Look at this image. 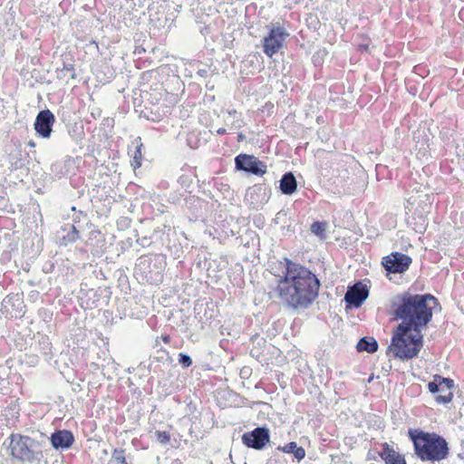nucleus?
Masks as SVG:
<instances>
[{
  "instance_id": "f257e3e1",
  "label": "nucleus",
  "mask_w": 464,
  "mask_h": 464,
  "mask_svg": "<svg viewBox=\"0 0 464 464\" xmlns=\"http://www.w3.org/2000/svg\"><path fill=\"white\" fill-rule=\"evenodd\" d=\"M285 270L277 279L278 298L293 309L307 308L318 296L320 282L309 269L288 257L282 262Z\"/></svg>"
},
{
  "instance_id": "f03ea898",
  "label": "nucleus",
  "mask_w": 464,
  "mask_h": 464,
  "mask_svg": "<svg viewBox=\"0 0 464 464\" xmlns=\"http://www.w3.org/2000/svg\"><path fill=\"white\" fill-rule=\"evenodd\" d=\"M440 305L430 294L411 295L405 292L396 295L391 304V312L400 324L421 331L431 321L433 310Z\"/></svg>"
},
{
  "instance_id": "7ed1b4c3",
  "label": "nucleus",
  "mask_w": 464,
  "mask_h": 464,
  "mask_svg": "<svg viewBox=\"0 0 464 464\" xmlns=\"http://www.w3.org/2000/svg\"><path fill=\"white\" fill-rule=\"evenodd\" d=\"M408 435L413 443L415 455L421 461L440 462L448 458L449 444L440 434L416 429L410 430Z\"/></svg>"
},
{
  "instance_id": "20e7f679",
  "label": "nucleus",
  "mask_w": 464,
  "mask_h": 464,
  "mask_svg": "<svg viewBox=\"0 0 464 464\" xmlns=\"http://www.w3.org/2000/svg\"><path fill=\"white\" fill-rule=\"evenodd\" d=\"M423 346L421 331L412 329L403 324H398L393 330L391 343L387 348L388 357L402 362L418 356Z\"/></svg>"
},
{
  "instance_id": "39448f33",
  "label": "nucleus",
  "mask_w": 464,
  "mask_h": 464,
  "mask_svg": "<svg viewBox=\"0 0 464 464\" xmlns=\"http://www.w3.org/2000/svg\"><path fill=\"white\" fill-rule=\"evenodd\" d=\"M455 387L454 381L440 374L433 375V380L428 383V390L430 393H440L435 397L438 404H448L452 401Z\"/></svg>"
},
{
  "instance_id": "423d86ee",
  "label": "nucleus",
  "mask_w": 464,
  "mask_h": 464,
  "mask_svg": "<svg viewBox=\"0 0 464 464\" xmlns=\"http://www.w3.org/2000/svg\"><path fill=\"white\" fill-rule=\"evenodd\" d=\"M9 439V449L14 458L23 461H30L34 458V453L31 450L33 440L29 436L12 433Z\"/></svg>"
},
{
  "instance_id": "0eeeda50",
  "label": "nucleus",
  "mask_w": 464,
  "mask_h": 464,
  "mask_svg": "<svg viewBox=\"0 0 464 464\" xmlns=\"http://www.w3.org/2000/svg\"><path fill=\"white\" fill-rule=\"evenodd\" d=\"M288 34L281 26L273 27L263 39V51L268 57H272L283 47Z\"/></svg>"
},
{
  "instance_id": "6e6552de",
  "label": "nucleus",
  "mask_w": 464,
  "mask_h": 464,
  "mask_svg": "<svg viewBox=\"0 0 464 464\" xmlns=\"http://www.w3.org/2000/svg\"><path fill=\"white\" fill-rule=\"evenodd\" d=\"M237 169L263 176L266 173L267 167L265 162L259 160L254 155L241 153L235 158Z\"/></svg>"
},
{
  "instance_id": "1a4fd4ad",
  "label": "nucleus",
  "mask_w": 464,
  "mask_h": 464,
  "mask_svg": "<svg viewBox=\"0 0 464 464\" xmlns=\"http://www.w3.org/2000/svg\"><path fill=\"white\" fill-rule=\"evenodd\" d=\"M382 266L385 269L393 274L404 273L411 264V258L401 252H393L382 258Z\"/></svg>"
},
{
  "instance_id": "9d476101",
  "label": "nucleus",
  "mask_w": 464,
  "mask_h": 464,
  "mask_svg": "<svg viewBox=\"0 0 464 464\" xmlns=\"http://www.w3.org/2000/svg\"><path fill=\"white\" fill-rule=\"evenodd\" d=\"M269 440V430L265 427H257L242 436V442L245 446L257 450H263Z\"/></svg>"
},
{
  "instance_id": "9b49d317",
  "label": "nucleus",
  "mask_w": 464,
  "mask_h": 464,
  "mask_svg": "<svg viewBox=\"0 0 464 464\" xmlns=\"http://www.w3.org/2000/svg\"><path fill=\"white\" fill-rule=\"evenodd\" d=\"M25 304L22 294L8 295L2 302V313L8 318H20L24 314Z\"/></svg>"
},
{
  "instance_id": "f8f14e48",
  "label": "nucleus",
  "mask_w": 464,
  "mask_h": 464,
  "mask_svg": "<svg viewBox=\"0 0 464 464\" xmlns=\"http://www.w3.org/2000/svg\"><path fill=\"white\" fill-rule=\"evenodd\" d=\"M54 121L55 119L51 111H41L36 116L34 129L36 132L43 138H49Z\"/></svg>"
},
{
  "instance_id": "ddd939ff",
  "label": "nucleus",
  "mask_w": 464,
  "mask_h": 464,
  "mask_svg": "<svg viewBox=\"0 0 464 464\" xmlns=\"http://www.w3.org/2000/svg\"><path fill=\"white\" fill-rule=\"evenodd\" d=\"M369 291L366 285L362 283H357L348 289L344 295V300L347 304L354 307H360L367 299Z\"/></svg>"
},
{
  "instance_id": "4468645a",
  "label": "nucleus",
  "mask_w": 464,
  "mask_h": 464,
  "mask_svg": "<svg viewBox=\"0 0 464 464\" xmlns=\"http://www.w3.org/2000/svg\"><path fill=\"white\" fill-rule=\"evenodd\" d=\"M385 464H407L405 457L396 451L389 443L382 444V451L379 453Z\"/></svg>"
},
{
  "instance_id": "2eb2a0df",
  "label": "nucleus",
  "mask_w": 464,
  "mask_h": 464,
  "mask_svg": "<svg viewBox=\"0 0 464 464\" xmlns=\"http://www.w3.org/2000/svg\"><path fill=\"white\" fill-rule=\"evenodd\" d=\"M51 442L55 449H68L73 444L74 438L71 431L63 430L52 434Z\"/></svg>"
},
{
  "instance_id": "dca6fc26",
  "label": "nucleus",
  "mask_w": 464,
  "mask_h": 464,
  "mask_svg": "<svg viewBox=\"0 0 464 464\" xmlns=\"http://www.w3.org/2000/svg\"><path fill=\"white\" fill-rule=\"evenodd\" d=\"M297 182L292 172H286L280 179V189L285 195H292L296 191Z\"/></svg>"
},
{
  "instance_id": "f3484780",
  "label": "nucleus",
  "mask_w": 464,
  "mask_h": 464,
  "mask_svg": "<svg viewBox=\"0 0 464 464\" xmlns=\"http://www.w3.org/2000/svg\"><path fill=\"white\" fill-rule=\"evenodd\" d=\"M277 450L284 453H291L299 461L305 457V450L303 447L297 446V443L291 441L284 446H278Z\"/></svg>"
},
{
  "instance_id": "a211bd4d",
  "label": "nucleus",
  "mask_w": 464,
  "mask_h": 464,
  "mask_svg": "<svg viewBox=\"0 0 464 464\" xmlns=\"http://www.w3.org/2000/svg\"><path fill=\"white\" fill-rule=\"evenodd\" d=\"M356 348L359 352L373 353L378 350V343L373 337L366 336L358 342Z\"/></svg>"
},
{
  "instance_id": "6ab92c4d",
  "label": "nucleus",
  "mask_w": 464,
  "mask_h": 464,
  "mask_svg": "<svg viewBox=\"0 0 464 464\" xmlns=\"http://www.w3.org/2000/svg\"><path fill=\"white\" fill-rule=\"evenodd\" d=\"M109 464H128L125 457V450L114 449Z\"/></svg>"
},
{
  "instance_id": "aec40b11",
  "label": "nucleus",
  "mask_w": 464,
  "mask_h": 464,
  "mask_svg": "<svg viewBox=\"0 0 464 464\" xmlns=\"http://www.w3.org/2000/svg\"><path fill=\"white\" fill-rule=\"evenodd\" d=\"M142 148H143V144L141 142H140L133 153V157L130 161V165L134 169L140 168V166L142 164V151H141Z\"/></svg>"
},
{
  "instance_id": "412c9836",
  "label": "nucleus",
  "mask_w": 464,
  "mask_h": 464,
  "mask_svg": "<svg viewBox=\"0 0 464 464\" xmlns=\"http://www.w3.org/2000/svg\"><path fill=\"white\" fill-rule=\"evenodd\" d=\"M311 231L320 237H324L325 235V223L315 221L311 225Z\"/></svg>"
},
{
  "instance_id": "4be33fe9",
  "label": "nucleus",
  "mask_w": 464,
  "mask_h": 464,
  "mask_svg": "<svg viewBox=\"0 0 464 464\" xmlns=\"http://www.w3.org/2000/svg\"><path fill=\"white\" fill-rule=\"evenodd\" d=\"M155 436L157 440L162 445H166L170 441V434L169 431L157 430Z\"/></svg>"
},
{
  "instance_id": "5701e85b",
  "label": "nucleus",
  "mask_w": 464,
  "mask_h": 464,
  "mask_svg": "<svg viewBox=\"0 0 464 464\" xmlns=\"http://www.w3.org/2000/svg\"><path fill=\"white\" fill-rule=\"evenodd\" d=\"M179 362L183 367H189L192 364V360L188 355H187L185 353H179Z\"/></svg>"
},
{
  "instance_id": "b1692460",
  "label": "nucleus",
  "mask_w": 464,
  "mask_h": 464,
  "mask_svg": "<svg viewBox=\"0 0 464 464\" xmlns=\"http://www.w3.org/2000/svg\"><path fill=\"white\" fill-rule=\"evenodd\" d=\"M160 338L165 344H169L170 343V336L169 334L161 335Z\"/></svg>"
},
{
  "instance_id": "393cba45",
  "label": "nucleus",
  "mask_w": 464,
  "mask_h": 464,
  "mask_svg": "<svg viewBox=\"0 0 464 464\" xmlns=\"http://www.w3.org/2000/svg\"><path fill=\"white\" fill-rule=\"evenodd\" d=\"M358 50L361 52H367L369 50V44H360Z\"/></svg>"
},
{
  "instance_id": "a878e982",
  "label": "nucleus",
  "mask_w": 464,
  "mask_h": 464,
  "mask_svg": "<svg viewBox=\"0 0 464 464\" xmlns=\"http://www.w3.org/2000/svg\"><path fill=\"white\" fill-rule=\"evenodd\" d=\"M217 133L218 135H224V134L227 133V130L225 128H219V129L217 130Z\"/></svg>"
},
{
  "instance_id": "bb28decb",
  "label": "nucleus",
  "mask_w": 464,
  "mask_h": 464,
  "mask_svg": "<svg viewBox=\"0 0 464 464\" xmlns=\"http://www.w3.org/2000/svg\"><path fill=\"white\" fill-rule=\"evenodd\" d=\"M244 140H245V135L242 132L238 133L237 141L240 142V141H243Z\"/></svg>"
}]
</instances>
